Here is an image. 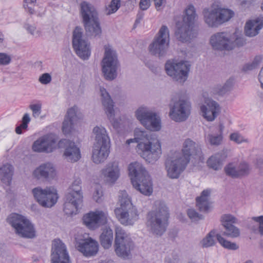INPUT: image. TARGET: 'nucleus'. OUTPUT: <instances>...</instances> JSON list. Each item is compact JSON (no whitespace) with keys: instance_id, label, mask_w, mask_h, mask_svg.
Returning a JSON list of instances; mask_svg holds the SVG:
<instances>
[{"instance_id":"1","label":"nucleus","mask_w":263,"mask_h":263,"mask_svg":"<svg viewBox=\"0 0 263 263\" xmlns=\"http://www.w3.org/2000/svg\"><path fill=\"white\" fill-rule=\"evenodd\" d=\"M135 141L138 143L137 153L146 161L153 163L160 157L162 154L161 143L156 135L136 128L134 138L127 140L126 143L129 144Z\"/></svg>"},{"instance_id":"2","label":"nucleus","mask_w":263,"mask_h":263,"mask_svg":"<svg viewBox=\"0 0 263 263\" xmlns=\"http://www.w3.org/2000/svg\"><path fill=\"white\" fill-rule=\"evenodd\" d=\"M129 175L135 189L141 194L149 196L153 193L152 180L148 172L141 163H131L128 166Z\"/></svg>"},{"instance_id":"3","label":"nucleus","mask_w":263,"mask_h":263,"mask_svg":"<svg viewBox=\"0 0 263 263\" xmlns=\"http://www.w3.org/2000/svg\"><path fill=\"white\" fill-rule=\"evenodd\" d=\"M119 201L120 206L114 210L117 218L123 225H133L139 219V214L125 191L119 192Z\"/></svg>"},{"instance_id":"4","label":"nucleus","mask_w":263,"mask_h":263,"mask_svg":"<svg viewBox=\"0 0 263 263\" xmlns=\"http://www.w3.org/2000/svg\"><path fill=\"white\" fill-rule=\"evenodd\" d=\"M169 215L168 209L166 204L159 202L155 210L147 213L146 226L153 233L161 236L166 230Z\"/></svg>"},{"instance_id":"5","label":"nucleus","mask_w":263,"mask_h":263,"mask_svg":"<svg viewBox=\"0 0 263 263\" xmlns=\"http://www.w3.org/2000/svg\"><path fill=\"white\" fill-rule=\"evenodd\" d=\"M212 48L215 50H231L236 46H241L245 43L243 39L236 33L217 32L213 34L210 40Z\"/></svg>"},{"instance_id":"6","label":"nucleus","mask_w":263,"mask_h":263,"mask_svg":"<svg viewBox=\"0 0 263 263\" xmlns=\"http://www.w3.org/2000/svg\"><path fill=\"white\" fill-rule=\"evenodd\" d=\"M197 16L194 6L189 5L184 10L182 20L176 23L175 35L179 41L186 42L191 39L192 28Z\"/></svg>"},{"instance_id":"7","label":"nucleus","mask_w":263,"mask_h":263,"mask_svg":"<svg viewBox=\"0 0 263 263\" xmlns=\"http://www.w3.org/2000/svg\"><path fill=\"white\" fill-rule=\"evenodd\" d=\"M7 221L20 237L30 239L35 237L36 231L33 224L25 216L12 213L7 217Z\"/></svg>"},{"instance_id":"8","label":"nucleus","mask_w":263,"mask_h":263,"mask_svg":"<svg viewBox=\"0 0 263 263\" xmlns=\"http://www.w3.org/2000/svg\"><path fill=\"white\" fill-rule=\"evenodd\" d=\"M115 251L116 255L124 259L132 257L131 252L134 248V243L126 232L121 228L116 230Z\"/></svg>"},{"instance_id":"9","label":"nucleus","mask_w":263,"mask_h":263,"mask_svg":"<svg viewBox=\"0 0 263 263\" xmlns=\"http://www.w3.org/2000/svg\"><path fill=\"white\" fill-rule=\"evenodd\" d=\"M104 49V56L101 62L102 71L106 80H113L117 76L119 65L117 55L109 45H105Z\"/></svg>"},{"instance_id":"10","label":"nucleus","mask_w":263,"mask_h":263,"mask_svg":"<svg viewBox=\"0 0 263 263\" xmlns=\"http://www.w3.org/2000/svg\"><path fill=\"white\" fill-rule=\"evenodd\" d=\"M191 64L186 61L168 60L165 64L167 74L180 83H183L187 80Z\"/></svg>"},{"instance_id":"11","label":"nucleus","mask_w":263,"mask_h":263,"mask_svg":"<svg viewBox=\"0 0 263 263\" xmlns=\"http://www.w3.org/2000/svg\"><path fill=\"white\" fill-rule=\"evenodd\" d=\"M169 116L177 122L185 121L191 114V104L189 100L174 97L169 104Z\"/></svg>"},{"instance_id":"12","label":"nucleus","mask_w":263,"mask_h":263,"mask_svg":"<svg viewBox=\"0 0 263 263\" xmlns=\"http://www.w3.org/2000/svg\"><path fill=\"white\" fill-rule=\"evenodd\" d=\"M202 13L205 23L210 27H217L228 21L234 15L233 11L220 8H205Z\"/></svg>"},{"instance_id":"13","label":"nucleus","mask_w":263,"mask_h":263,"mask_svg":"<svg viewBox=\"0 0 263 263\" xmlns=\"http://www.w3.org/2000/svg\"><path fill=\"white\" fill-rule=\"evenodd\" d=\"M170 43L169 30L166 26L163 25L158 34L149 45L150 52L159 57H163L166 53Z\"/></svg>"},{"instance_id":"14","label":"nucleus","mask_w":263,"mask_h":263,"mask_svg":"<svg viewBox=\"0 0 263 263\" xmlns=\"http://www.w3.org/2000/svg\"><path fill=\"white\" fill-rule=\"evenodd\" d=\"M180 157L189 163L190 160L195 162L201 161L203 159L200 145L190 138L184 140L182 144Z\"/></svg>"},{"instance_id":"15","label":"nucleus","mask_w":263,"mask_h":263,"mask_svg":"<svg viewBox=\"0 0 263 263\" xmlns=\"http://www.w3.org/2000/svg\"><path fill=\"white\" fill-rule=\"evenodd\" d=\"M72 46L76 54L81 59L86 60L91 54L89 44L83 35V30L76 27L73 31Z\"/></svg>"},{"instance_id":"16","label":"nucleus","mask_w":263,"mask_h":263,"mask_svg":"<svg viewBox=\"0 0 263 263\" xmlns=\"http://www.w3.org/2000/svg\"><path fill=\"white\" fill-rule=\"evenodd\" d=\"M187 164L180 157V152H174L165 163L167 176L171 179H178Z\"/></svg>"},{"instance_id":"17","label":"nucleus","mask_w":263,"mask_h":263,"mask_svg":"<svg viewBox=\"0 0 263 263\" xmlns=\"http://www.w3.org/2000/svg\"><path fill=\"white\" fill-rule=\"evenodd\" d=\"M32 192L39 203L45 208L52 207L58 199L57 190L53 187H47L44 189L37 187L33 189Z\"/></svg>"},{"instance_id":"18","label":"nucleus","mask_w":263,"mask_h":263,"mask_svg":"<svg viewBox=\"0 0 263 263\" xmlns=\"http://www.w3.org/2000/svg\"><path fill=\"white\" fill-rule=\"evenodd\" d=\"M109 218L106 211L96 210L86 214L83 217V223L90 229H96L105 224Z\"/></svg>"},{"instance_id":"19","label":"nucleus","mask_w":263,"mask_h":263,"mask_svg":"<svg viewBox=\"0 0 263 263\" xmlns=\"http://www.w3.org/2000/svg\"><path fill=\"white\" fill-rule=\"evenodd\" d=\"M50 258L51 263H71L67 247L61 240L52 241Z\"/></svg>"},{"instance_id":"20","label":"nucleus","mask_w":263,"mask_h":263,"mask_svg":"<svg viewBox=\"0 0 263 263\" xmlns=\"http://www.w3.org/2000/svg\"><path fill=\"white\" fill-rule=\"evenodd\" d=\"M76 247L78 251L86 257L95 255L99 250L98 242L85 234L80 237L76 238Z\"/></svg>"},{"instance_id":"21","label":"nucleus","mask_w":263,"mask_h":263,"mask_svg":"<svg viewBox=\"0 0 263 263\" xmlns=\"http://www.w3.org/2000/svg\"><path fill=\"white\" fill-rule=\"evenodd\" d=\"M216 238L218 242L223 248L231 250H236L238 249V246L235 242H232L225 239L220 234H216V231H211L200 241V245L203 248H209L214 246L216 243Z\"/></svg>"},{"instance_id":"22","label":"nucleus","mask_w":263,"mask_h":263,"mask_svg":"<svg viewBox=\"0 0 263 263\" xmlns=\"http://www.w3.org/2000/svg\"><path fill=\"white\" fill-rule=\"evenodd\" d=\"M57 141L54 135L47 134L35 140L32 145V149L37 153H50L55 148Z\"/></svg>"},{"instance_id":"23","label":"nucleus","mask_w":263,"mask_h":263,"mask_svg":"<svg viewBox=\"0 0 263 263\" xmlns=\"http://www.w3.org/2000/svg\"><path fill=\"white\" fill-rule=\"evenodd\" d=\"M60 148H64L63 156L67 161L76 162L81 158L80 148L75 143L68 139H62L59 143Z\"/></svg>"},{"instance_id":"24","label":"nucleus","mask_w":263,"mask_h":263,"mask_svg":"<svg viewBox=\"0 0 263 263\" xmlns=\"http://www.w3.org/2000/svg\"><path fill=\"white\" fill-rule=\"evenodd\" d=\"M203 104L200 105V111L202 116L209 121H213L220 111L218 103L211 98L208 97L205 93L203 94Z\"/></svg>"},{"instance_id":"25","label":"nucleus","mask_w":263,"mask_h":263,"mask_svg":"<svg viewBox=\"0 0 263 263\" xmlns=\"http://www.w3.org/2000/svg\"><path fill=\"white\" fill-rule=\"evenodd\" d=\"M221 224L224 228L223 234L231 238H236L240 235L239 229L234 224L237 223V218L231 214H224L221 217Z\"/></svg>"},{"instance_id":"26","label":"nucleus","mask_w":263,"mask_h":263,"mask_svg":"<svg viewBox=\"0 0 263 263\" xmlns=\"http://www.w3.org/2000/svg\"><path fill=\"white\" fill-rule=\"evenodd\" d=\"M100 96L101 97V102L108 119L110 122H113L112 125L114 127H118V122L114 121L115 117V110L114 108V102L113 100H112L109 93L104 88L100 87Z\"/></svg>"},{"instance_id":"27","label":"nucleus","mask_w":263,"mask_h":263,"mask_svg":"<svg viewBox=\"0 0 263 263\" xmlns=\"http://www.w3.org/2000/svg\"><path fill=\"white\" fill-rule=\"evenodd\" d=\"M81 181L80 179H76L72 183L65 199L81 207L83 202V194L81 190Z\"/></svg>"},{"instance_id":"28","label":"nucleus","mask_w":263,"mask_h":263,"mask_svg":"<svg viewBox=\"0 0 263 263\" xmlns=\"http://www.w3.org/2000/svg\"><path fill=\"white\" fill-rule=\"evenodd\" d=\"M34 177L38 180H49L56 176V171L53 164L46 162L40 165L33 172Z\"/></svg>"},{"instance_id":"29","label":"nucleus","mask_w":263,"mask_h":263,"mask_svg":"<svg viewBox=\"0 0 263 263\" xmlns=\"http://www.w3.org/2000/svg\"><path fill=\"white\" fill-rule=\"evenodd\" d=\"M101 172L104 180L110 184H114L120 175L118 163L115 161L107 164Z\"/></svg>"},{"instance_id":"30","label":"nucleus","mask_w":263,"mask_h":263,"mask_svg":"<svg viewBox=\"0 0 263 263\" xmlns=\"http://www.w3.org/2000/svg\"><path fill=\"white\" fill-rule=\"evenodd\" d=\"M80 13L83 23L99 18L98 13L95 7L86 1L80 4Z\"/></svg>"},{"instance_id":"31","label":"nucleus","mask_w":263,"mask_h":263,"mask_svg":"<svg viewBox=\"0 0 263 263\" xmlns=\"http://www.w3.org/2000/svg\"><path fill=\"white\" fill-rule=\"evenodd\" d=\"M110 145L94 143L92 158L94 163L99 164L104 162L108 156Z\"/></svg>"},{"instance_id":"32","label":"nucleus","mask_w":263,"mask_h":263,"mask_svg":"<svg viewBox=\"0 0 263 263\" xmlns=\"http://www.w3.org/2000/svg\"><path fill=\"white\" fill-rule=\"evenodd\" d=\"M77 120L76 111L74 108H69L63 122L62 131L65 135L69 134L73 129Z\"/></svg>"},{"instance_id":"33","label":"nucleus","mask_w":263,"mask_h":263,"mask_svg":"<svg viewBox=\"0 0 263 263\" xmlns=\"http://www.w3.org/2000/svg\"><path fill=\"white\" fill-rule=\"evenodd\" d=\"M263 27V18L250 20L247 22L245 27L246 35L252 37L257 35Z\"/></svg>"},{"instance_id":"34","label":"nucleus","mask_w":263,"mask_h":263,"mask_svg":"<svg viewBox=\"0 0 263 263\" xmlns=\"http://www.w3.org/2000/svg\"><path fill=\"white\" fill-rule=\"evenodd\" d=\"M93 133L95 136L94 143L110 145V138L105 127L96 126L93 129Z\"/></svg>"},{"instance_id":"35","label":"nucleus","mask_w":263,"mask_h":263,"mask_svg":"<svg viewBox=\"0 0 263 263\" xmlns=\"http://www.w3.org/2000/svg\"><path fill=\"white\" fill-rule=\"evenodd\" d=\"M86 33L89 36H100L102 34V29L98 19L83 23Z\"/></svg>"},{"instance_id":"36","label":"nucleus","mask_w":263,"mask_h":263,"mask_svg":"<svg viewBox=\"0 0 263 263\" xmlns=\"http://www.w3.org/2000/svg\"><path fill=\"white\" fill-rule=\"evenodd\" d=\"M14 173L13 166L9 163L0 167V180L7 186L10 185Z\"/></svg>"},{"instance_id":"37","label":"nucleus","mask_w":263,"mask_h":263,"mask_svg":"<svg viewBox=\"0 0 263 263\" xmlns=\"http://www.w3.org/2000/svg\"><path fill=\"white\" fill-rule=\"evenodd\" d=\"M146 124H143L147 129L151 131H159L161 127V118L159 114L154 111L152 115H150L146 120Z\"/></svg>"},{"instance_id":"38","label":"nucleus","mask_w":263,"mask_h":263,"mask_svg":"<svg viewBox=\"0 0 263 263\" xmlns=\"http://www.w3.org/2000/svg\"><path fill=\"white\" fill-rule=\"evenodd\" d=\"M233 84V80L230 79L223 85L217 84L212 87L210 90V94L213 97L222 96L231 89Z\"/></svg>"},{"instance_id":"39","label":"nucleus","mask_w":263,"mask_h":263,"mask_svg":"<svg viewBox=\"0 0 263 263\" xmlns=\"http://www.w3.org/2000/svg\"><path fill=\"white\" fill-rule=\"evenodd\" d=\"M211 191L210 189L203 190L200 196L196 198V205L201 212H206L209 209V197Z\"/></svg>"},{"instance_id":"40","label":"nucleus","mask_w":263,"mask_h":263,"mask_svg":"<svg viewBox=\"0 0 263 263\" xmlns=\"http://www.w3.org/2000/svg\"><path fill=\"white\" fill-rule=\"evenodd\" d=\"M113 232L109 227L103 229L100 236V241L102 247L105 249H109L112 245Z\"/></svg>"},{"instance_id":"41","label":"nucleus","mask_w":263,"mask_h":263,"mask_svg":"<svg viewBox=\"0 0 263 263\" xmlns=\"http://www.w3.org/2000/svg\"><path fill=\"white\" fill-rule=\"evenodd\" d=\"M154 110L146 106H141L135 111V115L137 119L143 125L146 124V120Z\"/></svg>"},{"instance_id":"42","label":"nucleus","mask_w":263,"mask_h":263,"mask_svg":"<svg viewBox=\"0 0 263 263\" xmlns=\"http://www.w3.org/2000/svg\"><path fill=\"white\" fill-rule=\"evenodd\" d=\"M223 160L222 154L217 153L208 159L207 165L210 168L218 171L222 167Z\"/></svg>"},{"instance_id":"43","label":"nucleus","mask_w":263,"mask_h":263,"mask_svg":"<svg viewBox=\"0 0 263 263\" xmlns=\"http://www.w3.org/2000/svg\"><path fill=\"white\" fill-rule=\"evenodd\" d=\"M81 208V207L65 199L63 210L66 215L72 216L73 215H76Z\"/></svg>"},{"instance_id":"44","label":"nucleus","mask_w":263,"mask_h":263,"mask_svg":"<svg viewBox=\"0 0 263 263\" xmlns=\"http://www.w3.org/2000/svg\"><path fill=\"white\" fill-rule=\"evenodd\" d=\"M24 28L28 33L35 37H39L42 35V32L40 29L37 28L35 24L26 23Z\"/></svg>"},{"instance_id":"45","label":"nucleus","mask_w":263,"mask_h":263,"mask_svg":"<svg viewBox=\"0 0 263 263\" xmlns=\"http://www.w3.org/2000/svg\"><path fill=\"white\" fill-rule=\"evenodd\" d=\"M237 167L238 177L247 176L250 173V167L245 162H241L239 165H237Z\"/></svg>"},{"instance_id":"46","label":"nucleus","mask_w":263,"mask_h":263,"mask_svg":"<svg viewBox=\"0 0 263 263\" xmlns=\"http://www.w3.org/2000/svg\"><path fill=\"white\" fill-rule=\"evenodd\" d=\"M120 7V0H111L110 4L106 7L107 15L115 13Z\"/></svg>"},{"instance_id":"47","label":"nucleus","mask_w":263,"mask_h":263,"mask_svg":"<svg viewBox=\"0 0 263 263\" xmlns=\"http://www.w3.org/2000/svg\"><path fill=\"white\" fill-rule=\"evenodd\" d=\"M30 121V118L28 114H24L22 118V123L15 128V132L17 134H22V129H26L28 127V124Z\"/></svg>"},{"instance_id":"48","label":"nucleus","mask_w":263,"mask_h":263,"mask_svg":"<svg viewBox=\"0 0 263 263\" xmlns=\"http://www.w3.org/2000/svg\"><path fill=\"white\" fill-rule=\"evenodd\" d=\"M223 137L221 134L219 135L209 134L207 136V140L212 145H219L222 142Z\"/></svg>"},{"instance_id":"49","label":"nucleus","mask_w":263,"mask_h":263,"mask_svg":"<svg viewBox=\"0 0 263 263\" xmlns=\"http://www.w3.org/2000/svg\"><path fill=\"white\" fill-rule=\"evenodd\" d=\"M227 175L234 178H238L237 165L233 163H230L224 168Z\"/></svg>"},{"instance_id":"50","label":"nucleus","mask_w":263,"mask_h":263,"mask_svg":"<svg viewBox=\"0 0 263 263\" xmlns=\"http://www.w3.org/2000/svg\"><path fill=\"white\" fill-rule=\"evenodd\" d=\"M230 139L231 141H233L237 144H240L243 142H249L248 139L245 138L238 133H234L231 134L230 136Z\"/></svg>"},{"instance_id":"51","label":"nucleus","mask_w":263,"mask_h":263,"mask_svg":"<svg viewBox=\"0 0 263 263\" xmlns=\"http://www.w3.org/2000/svg\"><path fill=\"white\" fill-rule=\"evenodd\" d=\"M187 213L189 218L193 221L198 220L203 218L202 215L199 214L193 209H189Z\"/></svg>"},{"instance_id":"52","label":"nucleus","mask_w":263,"mask_h":263,"mask_svg":"<svg viewBox=\"0 0 263 263\" xmlns=\"http://www.w3.org/2000/svg\"><path fill=\"white\" fill-rule=\"evenodd\" d=\"M51 76L48 73L42 74L39 78V81L42 84H48L51 81Z\"/></svg>"},{"instance_id":"53","label":"nucleus","mask_w":263,"mask_h":263,"mask_svg":"<svg viewBox=\"0 0 263 263\" xmlns=\"http://www.w3.org/2000/svg\"><path fill=\"white\" fill-rule=\"evenodd\" d=\"M30 108L32 111V115L34 117L37 118L41 112V105L40 104H32L30 105Z\"/></svg>"},{"instance_id":"54","label":"nucleus","mask_w":263,"mask_h":263,"mask_svg":"<svg viewBox=\"0 0 263 263\" xmlns=\"http://www.w3.org/2000/svg\"><path fill=\"white\" fill-rule=\"evenodd\" d=\"M11 61L10 57L5 53H0V65H6Z\"/></svg>"},{"instance_id":"55","label":"nucleus","mask_w":263,"mask_h":263,"mask_svg":"<svg viewBox=\"0 0 263 263\" xmlns=\"http://www.w3.org/2000/svg\"><path fill=\"white\" fill-rule=\"evenodd\" d=\"M252 219L258 223V231L261 235H263V216L253 217Z\"/></svg>"},{"instance_id":"56","label":"nucleus","mask_w":263,"mask_h":263,"mask_svg":"<svg viewBox=\"0 0 263 263\" xmlns=\"http://www.w3.org/2000/svg\"><path fill=\"white\" fill-rule=\"evenodd\" d=\"M139 5L142 10H147L151 5L150 0H140Z\"/></svg>"},{"instance_id":"57","label":"nucleus","mask_w":263,"mask_h":263,"mask_svg":"<svg viewBox=\"0 0 263 263\" xmlns=\"http://www.w3.org/2000/svg\"><path fill=\"white\" fill-rule=\"evenodd\" d=\"M102 196V191L100 190L96 189L93 193V198L96 202H98Z\"/></svg>"},{"instance_id":"58","label":"nucleus","mask_w":263,"mask_h":263,"mask_svg":"<svg viewBox=\"0 0 263 263\" xmlns=\"http://www.w3.org/2000/svg\"><path fill=\"white\" fill-rule=\"evenodd\" d=\"M256 66V64L253 62L251 64H247L245 65L243 67V70L247 71L253 69Z\"/></svg>"},{"instance_id":"59","label":"nucleus","mask_w":263,"mask_h":263,"mask_svg":"<svg viewBox=\"0 0 263 263\" xmlns=\"http://www.w3.org/2000/svg\"><path fill=\"white\" fill-rule=\"evenodd\" d=\"M156 8L158 10L160 9L163 4L165 3L166 0H154Z\"/></svg>"},{"instance_id":"60","label":"nucleus","mask_w":263,"mask_h":263,"mask_svg":"<svg viewBox=\"0 0 263 263\" xmlns=\"http://www.w3.org/2000/svg\"><path fill=\"white\" fill-rule=\"evenodd\" d=\"M30 5L24 4V7L26 11L28 12L30 14H33L35 13V11L34 8L29 6Z\"/></svg>"},{"instance_id":"61","label":"nucleus","mask_w":263,"mask_h":263,"mask_svg":"<svg viewBox=\"0 0 263 263\" xmlns=\"http://www.w3.org/2000/svg\"><path fill=\"white\" fill-rule=\"evenodd\" d=\"M144 13L143 12H139L137 15V18L135 21V25L140 23V21L143 19Z\"/></svg>"},{"instance_id":"62","label":"nucleus","mask_w":263,"mask_h":263,"mask_svg":"<svg viewBox=\"0 0 263 263\" xmlns=\"http://www.w3.org/2000/svg\"><path fill=\"white\" fill-rule=\"evenodd\" d=\"M258 79L260 83L261 87L263 88V67L261 69L259 73Z\"/></svg>"},{"instance_id":"63","label":"nucleus","mask_w":263,"mask_h":263,"mask_svg":"<svg viewBox=\"0 0 263 263\" xmlns=\"http://www.w3.org/2000/svg\"><path fill=\"white\" fill-rule=\"evenodd\" d=\"M24 4L27 5H34L36 3V0H24Z\"/></svg>"},{"instance_id":"64","label":"nucleus","mask_w":263,"mask_h":263,"mask_svg":"<svg viewBox=\"0 0 263 263\" xmlns=\"http://www.w3.org/2000/svg\"><path fill=\"white\" fill-rule=\"evenodd\" d=\"M257 166L258 168H261V165H263V160L261 159H259L257 160Z\"/></svg>"}]
</instances>
